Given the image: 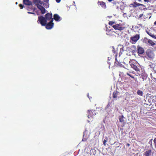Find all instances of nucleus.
I'll return each instance as SVG.
<instances>
[{"mask_svg": "<svg viewBox=\"0 0 156 156\" xmlns=\"http://www.w3.org/2000/svg\"><path fill=\"white\" fill-rule=\"evenodd\" d=\"M143 14H140L139 15V18H141V17H142V16H143Z\"/></svg>", "mask_w": 156, "mask_h": 156, "instance_id": "58836bf2", "label": "nucleus"}, {"mask_svg": "<svg viewBox=\"0 0 156 156\" xmlns=\"http://www.w3.org/2000/svg\"><path fill=\"white\" fill-rule=\"evenodd\" d=\"M154 24L155 25H156V21L154 23Z\"/></svg>", "mask_w": 156, "mask_h": 156, "instance_id": "09e8293b", "label": "nucleus"}, {"mask_svg": "<svg viewBox=\"0 0 156 156\" xmlns=\"http://www.w3.org/2000/svg\"><path fill=\"white\" fill-rule=\"evenodd\" d=\"M114 4H116V2H113Z\"/></svg>", "mask_w": 156, "mask_h": 156, "instance_id": "8fccbe9b", "label": "nucleus"}, {"mask_svg": "<svg viewBox=\"0 0 156 156\" xmlns=\"http://www.w3.org/2000/svg\"><path fill=\"white\" fill-rule=\"evenodd\" d=\"M37 3H38L42 5L44 3L42 1L40 0H38L37 2Z\"/></svg>", "mask_w": 156, "mask_h": 156, "instance_id": "b1692460", "label": "nucleus"}, {"mask_svg": "<svg viewBox=\"0 0 156 156\" xmlns=\"http://www.w3.org/2000/svg\"><path fill=\"white\" fill-rule=\"evenodd\" d=\"M88 122H89L90 121L89 120H88Z\"/></svg>", "mask_w": 156, "mask_h": 156, "instance_id": "bf43d9fd", "label": "nucleus"}, {"mask_svg": "<svg viewBox=\"0 0 156 156\" xmlns=\"http://www.w3.org/2000/svg\"><path fill=\"white\" fill-rule=\"evenodd\" d=\"M43 5L46 8H47L49 7V3H44Z\"/></svg>", "mask_w": 156, "mask_h": 156, "instance_id": "4be33fe9", "label": "nucleus"}, {"mask_svg": "<svg viewBox=\"0 0 156 156\" xmlns=\"http://www.w3.org/2000/svg\"><path fill=\"white\" fill-rule=\"evenodd\" d=\"M107 142V140H104L103 141V144L105 146L106 145V143Z\"/></svg>", "mask_w": 156, "mask_h": 156, "instance_id": "c85d7f7f", "label": "nucleus"}, {"mask_svg": "<svg viewBox=\"0 0 156 156\" xmlns=\"http://www.w3.org/2000/svg\"><path fill=\"white\" fill-rule=\"evenodd\" d=\"M125 14V13L123 14V15H124V16H125V15H124Z\"/></svg>", "mask_w": 156, "mask_h": 156, "instance_id": "e2e57ef3", "label": "nucleus"}, {"mask_svg": "<svg viewBox=\"0 0 156 156\" xmlns=\"http://www.w3.org/2000/svg\"><path fill=\"white\" fill-rule=\"evenodd\" d=\"M100 5L103 8H105L106 7V6L105 5V4L104 2H101L100 4Z\"/></svg>", "mask_w": 156, "mask_h": 156, "instance_id": "aec40b11", "label": "nucleus"}, {"mask_svg": "<svg viewBox=\"0 0 156 156\" xmlns=\"http://www.w3.org/2000/svg\"><path fill=\"white\" fill-rule=\"evenodd\" d=\"M106 34L107 35H109L110 34H108V33H106Z\"/></svg>", "mask_w": 156, "mask_h": 156, "instance_id": "de8ad7c7", "label": "nucleus"}, {"mask_svg": "<svg viewBox=\"0 0 156 156\" xmlns=\"http://www.w3.org/2000/svg\"><path fill=\"white\" fill-rule=\"evenodd\" d=\"M151 150H149L145 152L144 154V156H151Z\"/></svg>", "mask_w": 156, "mask_h": 156, "instance_id": "4468645a", "label": "nucleus"}, {"mask_svg": "<svg viewBox=\"0 0 156 156\" xmlns=\"http://www.w3.org/2000/svg\"><path fill=\"white\" fill-rule=\"evenodd\" d=\"M131 66L135 71L137 72H140V66L139 64L138 63H135V64H132Z\"/></svg>", "mask_w": 156, "mask_h": 156, "instance_id": "7ed1b4c3", "label": "nucleus"}, {"mask_svg": "<svg viewBox=\"0 0 156 156\" xmlns=\"http://www.w3.org/2000/svg\"><path fill=\"white\" fill-rule=\"evenodd\" d=\"M94 115V113L91 110H88V117L89 118L91 117V118H93L92 116Z\"/></svg>", "mask_w": 156, "mask_h": 156, "instance_id": "2eb2a0df", "label": "nucleus"}, {"mask_svg": "<svg viewBox=\"0 0 156 156\" xmlns=\"http://www.w3.org/2000/svg\"><path fill=\"white\" fill-rule=\"evenodd\" d=\"M152 139L150 140V141L149 142V144H150L151 146H152Z\"/></svg>", "mask_w": 156, "mask_h": 156, "instance_id": "7c9ffc66", "label": "nucleus"}, {"mask_svg": "<svg viewBox=\"0 0 156 156\" xmlns=\"http://www.w3.org/2000/svg\"><path fill=\"white\" fill-rule=\"evenodd\" d=\"M42 14H44L46 10L43 7V8L40 10Z\"/></svg>", "mask_w": 156, "mask_h": 156, "instance_id": "5701e85b", "label": "nucleus"}, {"mask_svg": "<svg viewBox=\"0 0 156 156\" xmlns=\"http://www.w3.org/2000/svg\"><path fill=\"white\" fill-rule=\"evenodd\" d=\"M155 39H156V37H155Z\"/></svg>", "mask_w": 156, "mask_h": 156, "instance_id": "13d9d810", "label": "nucleus"}, {"mask_svg": "<svg viewBox=\"0 0 156 156\" xmlns=\"http://www.w3.org/2000/svg\"><path fill=\"white\" fill-rule=\"evenodd\" d=\"M108 0L109 2H111V1H112V0Z\"/></svg>", "mask_w": 156, "mask_h": 156, "instance_id": "a18cd8bd", "label": "nucleus"}, {"mask_svg": "<svg viewBox=\"0 0 156 156\" xmlns=\"http://www.w3.org/2000/svg\"><path fill=\"white\" fill-rule=\"evenodd\" d=\"M154 143L155 147L156 148V138H155L154 140Z\"/></svg>", "mask_w": 156, "mask_h": 156, "instance_id": "cd10ccee", "label": "nucleus"}, {"mask_svg": "<svg viewBox=\"0 0 156 156\" xmlns=\"http://www.w3.org/2000/svg\"><path fill=\"white\" fill-rule=\"evenodd\" d=\"M27 12L29 14H34L35 15V13H34V12Z\"/></svg>", "mask_w": 156, "mask_h": 156, "instance_id": "c9c22d12", "label": "nucleus"}, {"mask_svg": "<svg viewBox=\"0 0 156 156\" xmlns=\"http://www.w3.org/2000/svg\"><path fill=\"white\" fill-rule=\"evenodd\" d=\"M143 81H144V78H143Z\"/></svg>", "mask_w": 156, "mask_h": 156, "instance_id": "052dcab7", "label": "nucleus"}, {"mask_svg": "<svg viewBox=\"0 0 156 156\" xmlns=\"http://www.w3.org/2000/svg\"><path fill=\"white\" fill-rule=\"evenodd\" d=\"M56 1L57 3H59L60 2L61 0H56Z\"/></svg>", "mask_w": 156, "mask_h": 156, "instance_id": "4c0bfd02", "label": "nucleus"}, {"mask_svg": "<svg viewBox=\"0 0 156 156\" xmlns=\"http://www.w3.org/2000/svg\"><path fill=\"white\" fill-rule=\"evenodd\" d=\"M130 6L133 7V8H136L137 7L139 6H143L145 7V5L142 4L138 3L136 2H134L133 3H131L130 4Z\"/></svg>", "mask_w": 156, "mask_h": 156, "instance_id": "1a4fd4ad", "label": "nucleus"}, {"mask_svg": "<svg viewBox=\"0 0 156 156\" xmlns=\"http://www.w3.org/2000/svg\"><path fill=\"white\" fill-rule=\"evenodd\" d=\"M112 51L113 53H115V50L113 47H112Z\"/></svg>", "mask_w": 156, "mask_h": 156, "instance_id": "473e14b6", "label": "nucleus"}, {"mask_svg": "<svg viewBox=\"0 0 156 156\" xmlns=\"http://www.w3.org/2000/svg\"><path fill=\"white\" fill-rule=\"evenodd\" d=\"M140 38L139 34H136L134 36L131 37L130 38V42L133 44L135 43Z\"/></svg>", "mask_w": 156, "mask_h": 156, "instance_id": "f03ea898", "label": "nucleus"}, {"mask_svg": "<svg viewBox=\"0 0 156 156\" xmlns=\"http://www.w3.org/2000/svg\"><path fill=\"white\" fill-rule=\"evenodd\" d=\"M127 145L128 146H129L130 145V144H127Z\"/></svg>", "mask_w": 156, "mask_h": 156, "instance_id": "603ef678", "label": "nucleus"}, {"mask_svg": "<svg viewBox=\"0 0 156 156\" xmlns=\"http://www.w3.org/2000/svg\"><path fill=\"white\" fill-rule=\"evenodd\" d=\"M138 2H141V0H138Z\"/></svg>", "mask_w": 156, "mask_h": 156, "instance_id": "49530a36", "label": "nucleus"}, {"mask_svg": "<svg viewBox=\"0 0 156 156\" xmlns=\"http://www.w3.org/2000/svg\"><path fill=\"white\" fill-rule=\"evenodd\" d=\"M93 112L94 113V115H96L97 112H96V111L95 110H93Z\"/></svg>", "mask_w": 156, "mask_h": 156, "instance_id": "72a5a7b5", "label": "nucleus"}, {"mask_svg": "<svg viewBox=\"0 0 156 156\" xmlns=\"http://www.w3.org/2000/svg\"><path fill=\"white\" fill-rule=\"evenodd\" d=\"M109 107L110 106L109 104H108L105 108V110L107 112V113H109V110L110 109V108Z\"/></svg>", "mask_w": 156, "mask_h": 156, "instance_id": "a211bd4d", "label": "nucleus"}, {"mask_svg": "<svg viewBox=\"0 0 156 156\" xmlns=\"http://www.w3.org/2000/svg\"><path fill=\"white\" fill-rule=\"evenodd\" d=\"M149 40L147 38H144L143 40V42L145 43L148 42V40Z\"/></svg>", "mask_w": 156, "mask_h": 156, "instance_id": "393cba45", "label": "nucleus"}, {"mask_svg": "<svg viewBox=\"0 0 156 156\" xmlns=\"http://www.w3.org/2000/svg\"><path fill=\"white\" fill-rule=\"evenodd\" d=\"M126 74L127 75L130 76V77H132V78H134V77L132 75H131L129 74V73H126Z\"/></svg>", "mask_w": 156, "mask_h": 156, "instance_id": "c756f323", "label": "nucleus"}, {"mask_svg": "<svg viewBox=\"0 0 156 156\" xmlns=\"http://www.w3.org/2000/svg\"><path fill=\"white\" fill-rule=\"evenodd\" d=\"M117 34H118V35H119V34L117 33Z\"/></svg>", "mask_w": 156, "mask_h": 156, "instance_id": "0e129e2a", "label": "nucleus"}, {"mask_svg": "<svg viewBox=\"0 0 156 156\" xmlns=\"http://www.w3.org/2000/svg\"><path fill=\"white\" fill-rule=\"evenodd\" d=\"M119 122H121L122 124L124 125L126 123L125 120L126 119V118L124 117L123 115H122L119 116Z\"/></svg>", "mask_w": 156, "mask_h": 156, "instance_id": "9d476101", "label": "nucleus"}, {"mask_svg": "<svg viewBox=\"0 0 156 156\" xmlns=\"http://www.w3.org/2000/svg\"><path fill=\"white\" fill-rule=\"evenodd\" d=\"M107 62H108V64H110V62H108V61Z\"/></svg>", "mask_w": 156, "mask_h": 156, "instance_id": "864d4df0", "label": "nucleus"}, {"mask_svg": "<svg viewBox=\"0 0 156 156\" xmlns=\"http://www.w3.org/2000/svg\"><path fill=\"white\" fill-rule=\"evenodd\" d=\"M151 37H152L153 38V37H155V36L154 35L152 34Z\"/></svg>", "mask_w": 156, "mask_h": 156, "instance_id": "a19ab883", "label": "nucleus"}, {"mask_svg": "<svg viewBox=\"0 0 156 156\" xmlns=\"http://www.w3.org/2000/svg\"><path fill=\"white\" fill-rule=\"evenodd\" d=\"M36 9V8H34V9H33V11H34V10H35Z\"/></svg>", "mask_w": 156, "mask_h": 156, "instance_id": "3c124183", "label": "nucleus"}, {"mask_svg": "<svg viewBox=\"0 0 156 156\" xmlns=\"http://www.w3.org/2000/svg\"><path fill=\"white\" fill-rule=\"evenodd\" d=\"M17 3H17V2H16V5L17 4Z\"/></svg>", "mask_w": 156, "mask_h": 156, "instance_id": "6e6d98bb", "label": "nucleus"}, {"mask_svg": "<svg viewBox=\"0 0 156 156\" xmlns=\"http://www.w3.org/2000/svg\"><path fill=\"white\" fill-rule=\"evenodd\" d=\"M52 13H48L46 14L45 15V18L46 19L47 21V20H51L52 19H54L52 18Z\"/></svg>", "mask_w": 156, "mask_h": 156, "instance_id": "9b49d317", "label": "nucleus"}, {"mask_svg": "<svg viewBox=\"0 0 156 156\" xmlns=\"http://www.w3.org/2000/svg\"><path fill=\"white\" fill-rule=\"evenodd\" d=\"M23 3L24 4L27 5L32 6V3L30 0H23ZM31 7L30 9H32V6H31Z\"/></svg>", "mask_w": 156, "mask_h": 156, "instance_id": "f8f14e48", "label": "nucleus"}, {"mask_svg": "<svg viewBox=\"0 0 156 156\" xmlns=\"http://www.w3.org/2000/svg\"><path fill=\"white\" fill-rule=\"evenodd\" d=\"M146 33L150 36H151L152 34L149 31H148L147 30H146Z\"/></svg>", "mask_w": 156, "mask_h": 156, "instance_id": "a878e982", "label": "nucleus"}, {"mask_svg": "<svg viewBox=\"0 0 156 156\" xmlns=\"http://www.w3.org/2000/svg\"><path fill=\"white\" fill-rule=\"evenodd\" d=\"M119 94V93L116 91L114 92L113 94V97L114 98H116L117 97V96Z\"/></svg>", "mask_w": 156, "mask_h": 156, "instance_id": "f3484780", "label": "nucleus"}, {"mask_svg": "<svg viewBox=\"0 0 156 156\" xmlns=\"http://www.w3.org/2000/svg\"><path fill=\"white\" fill-rule=\"evenodd\" d=\"M115 23L114 22L110 21L109 23V24L110 25H112L113 24Z\"/></svg>", "mask_w": 156, "mask_h": 156, "instance_id": "bb28decb", "label": "nucleus"}, {"mask_svg": "<svg viewBox=\"0 0 156 156\" xmlns=\"http://www.w3.org/2000/svg\"><path fill=\"white\" fill-rule=\"evenodd\" d=\"M54 17L53 19L56 21H60L62 20V18L57 14L54 15Z\"/></svg>", "mask_w": 156, "mask_h": 156, "instance_id": "ddd939ff", "label": "nucleus"}, {"mask_svg": "<svg viewBox=\"0 0 156 156\" xmlns=\"http://www.w3.org/2000/svg\"><path fill=\"white\" fill-rule=\"evenodd\" d=\"M19 6L21 9H23V5L21 4H19Z\"/></svg>", "mask_w": 156, "mask_h": 156, "instance_id": "2f4dec72", "label": "nucleus"}, {"mask_svg": "<svg viewBox=\"0 0 156 156\" xmlns=\"http://www.w3.org/2000/svg\"><path fill=\"white\" fill-rule=\"evenodd\" d=\"M118 63L117 62L115 61L114 64L115 65L116 64L118 65Z\"/></svg>", "mask_w": 156, "mask_h": 156, "instance_id": "79ce46f5", "label": "nucleus"}, {"mask_svg": "<svg viewBox=\"0 0 156 156\" xmlns=\"http://www.w3.org/2000/svg\"><path fill=\"white\" fill-rule=\"evenodd\" d=\"M87 97H89V94H87Z\"/></svg>", "mask_w": 156, "mask_h": 156, "instance_id": "5fc2aeb1", "label": "nucleus"}, {"mask_svg": "<svg viewBox=\"0 0 156 156\" xmlns=\"http://www.w3.org/2000/svg\"><path fill=\"white\" fill-rule=\"evenodd\" d=\"M125 14V13L123 14V15H124V16H125V15H124Z\"/></svg>", "mask_w": 156, "mask_h": 156, "instance_id": "680f3d73", "label": "nucleus"}, {"mask_svg": "<svg viewBox=\"0 0 156 156\" xmlns=\"http://www.w3.org/2000/svg\"><path fill=\"white\" fill-rule=\"evenodd\" d=\"M112 27L115 30H122L124 29V27H122V25L120 24H117L112 26Z\"/></svg>", "mask_w": 156, "mask_h": 156, "instance_id": "0eeeda50", "label": "nucleus"}, {"mask_svg": "<svg viewBox=\"0 0 156 156\" xmlns=\"http://www.w3.org/2000/svg\"><path fill=\"white\" fill-rule=\"evenodd\" d=\"M144 1L147 2H150V0H144Z\"/></svg>", "mask_w": 156, "mask_h": 156, "instance_id": "e433bc0d", "label": "nucleus"}, {"mask_svg": "<svg viewBox=\"0 0 156 156\" xmlns=\"http://www.w3.org/2000/svg\"><path fill=\"white\" fill-rule=\"evenodd\" d=\"M148 43H149V44H151V46L153 47H154V46L155 45V43L152 40H151L150 39H149V40H148Z\"/></svg>", "mask_w": 156, "mask_h": 156, "instance_id": "dca6fc26", "label": "nucleus"}, {"mask_svg": "<svg viewBox=\"0 0 156 156\" xmlns=\"http://www.w3.org/2000/svg\"><path fill=\"white\" fill-rule=\"evenodd\" d=\"M53 19H52L47 24L46 23L45 25L46 26V28L47 29H51L53 27L54 23H53Z\"/></svg>", "mask_w": 156, "mask_h": 156, "instance_id": "39448f33", "label": "nucleus"}, {"mask_svg": "<svg viewBox=\"0 0 156 156\" xmlns=\"http://www.w3.org/2000/svg\"><path fill=\"white\" fill-rule=\"evenodd\" d=\"M111 59V58H109V57H108V60H110V59Z\"/></svg>", "mask_w": 156, "mask_h": 156, "instance_id": "c03bdc74", "label": "nucleus"}, {"mask_svg": "<svg viewBox=\"0 0 156 156\" xmlns=\"http://www.w3.org/2000/svg\"><path fill=\"white\" fill-rule=\"evenodd\" d=\"M38 0H34V3H37Z\"/></svg>", "mask_w": 156, "mask_h": 156, "instance_id": "ea45409f", "label": "nucleus"}, {"mask_svg": "<svg viewBox=\"0 0 156 156\" xmlns=\"http://www.w3.org/2000/svg\"><path fill=\"white\" fill-rule=\"evenodd\" d=\"M73 3H75V2H73Z\"/></svg>", "mask_w": 156, "mask_h": 156, "instance_id": "69168bd1", "label": "nucleus"}, {"mask_svg": "<svg viewBox=\"0 0 156 156\" xmlns=\"http://www.w3.org/2000/svg\"><path fill=\"white\" fill-rule=\"evenodd\" d=\"M90 133H88L87 130H85L83 132V138L82 139L83 141H86Z\"/></svg>", "mask_w": 156, "mask_h": 156, "instance_id": "423d86ee", "label": "nucleus"}, {"mask_svg": "<svg viewBox=\"0 0 156 156\" xmlns=\"http://www.w3.org/2000/svg\"><path fill=\"white\" fill-rule=\"evenodd\" d=\"M155 37H156V36H155V37H153V38L155 39Z\"/></svg>", "mask_w": 156, "mask_h": 156, "instance_id": "4d7b16f0", "label": "nucleus"}, {"mask_svg": "<svg viewBox=\"0 0 156 156\" xmlns=\"http://www.w3.org/2000/svg\"><path fill=\"white\" fill-rule=\"evenodd\" d=\"M137 94L139 95L142 96L143 93L142 91L140 90H138L137 92Z\"/></svg>", "mask_w": 156, "mask_h": 156, "instance_id": "6ab92c4d", "label": "nucleus"}, {"mask_svg": "<svg viewBox=\"0 0 156 156\" xmlns=\"http://www.w3.org/2000/svg\"><path fill=\"white\" fill-rule=\"evenodd\" d=\"M38 23H40L42 26H45L47 23L46 19L43 16H39L38 17Z\"/></svg>", "mask_w": 156, "mask_h": 156, "instance_id": "f257e3e1", "label": "nucleus"}, {"mask_svg": "<svg viewBox=\"0 0 156 156\" xmlns=\"http://www.w3.org/2000/svg\"><path fill=\"white\" fill-rule=\"evenodd\" d=\"M115 61H116L118 63H119V62L117 60L116 57H115Z\"/></svg>", "mask_w": 156, "mask_h": 156, "instance_id": "37998d69", "label": "nucleus"}, {"mask_svg": "<svg viewBox=\"0 0 156 156\" xmlns=\"http://www.w3.org/2000/svg\"><path fill=\"white\" fill-rule=\"evenodd\" d=\"M144 50L143 48L138 46L137 47V53L139 55H142L144 52Z\"/></svg>", "mask_w": 156, "mask_h": 156, "instance_id": "6e6552de", "label": "nucleus"}, {"mask_svg": "<svg viewBox=\"0 0 156 156\" xmlns=\"http://www.w3.org/2000/svg\"><path fill=\"white\" fill-rule=\"evenodd\" d=\"M147 58L149 59L153 58L154 56V52L151 50H148L147 51Z\"/></svg>", "mask_w": 156, "mask_h": 156, "instance_id": "20e7f679", "label": "nucleus"}, {"mask_svg": "<svg viewBox=\"0 0 156 156\" xmlns=\"http://www.w3.org/2000/svg\"><path fill=\"white\" fill-rule=\"evenodd\" d=\"M46 3H49V0H43Z\"/></svg>", "mask_w": 156, "mask_h": 156, "instance_id": "f704fd0d", "label": "nucleus"}, {"mask_svg": "<svg viewBox=\"0 0 156 156\" xmlns=\"http://www.w3.org/2000/svg\"><path fill=\"white\" fill-rule=\"evenodd\" d=\"M37 7L40 10H41L43 7V6H41L39 4H37L36 5Z\"/></svg>", "mask_w": 156, "mask_h": 156, "instance_id": "412c9836", "label": "nucleus"}]
</instances>
